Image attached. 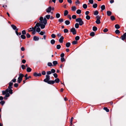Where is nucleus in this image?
<instances>
[{
	"instance_id": "c756f323",
	"label": "nucleus",
	"mask_w": 126,
	"mask_h": 126,
	"mask_svg": "<svg viewBox=\"0 0 126 126\" xmlns=\"http://www.w3.org/2000/svg\"><path fill=\"white\" fill-rule=\"evenodd\" d=\"M115 27L116 29H118L120 28L119 25L118 24H117L115 25Z\"/></svg>"
},
{
	"instance_id": "e2e57ef3",
	"label": "nucleus",
	"mask_w": 126,
	"mask_h": 126,
	"mask_svg": "<svg viewBox=\"0 0 126 126\" xmlns=\"http://www.w3.org/2000/svg\"><path fill=\"white\" fill-rule=\"evenodd\" d=\"M45 32H41L39 33L41 35H43L45 33Z\"/></svg>"
},
{
	"instance_id": "58836bf2",
	"label": "nucleus",
	"mask_w": 126,
	"mask_h": 126,
	"mask_svg": "<svg viewBox=\"0 0 126 126\" xmlns=\"http://www.w3.org/2000/svg\"><path fill=\"white\" fill-rule=\"evenodd\" d=\"M21 37L23 39H24L26 38L25 36L23 35H22L21 36Z\"/></svg>"
},
{
	"instance_id": "680f3d73",
	"label": "nucleus",
	"mask_w": 126,
	"mask_h": 126,
	"mask_svg": "<svg viewBox=\"0 0 126 126\" xmlns=\"http://www.w3.org/2000/svg\"><path fill=\"white\" fill-rule=\"evenodd\" d=\"M49 66H52V63H48L47 64Z\"/></svg>"
},
{
	"instance_id": "39448f33",
	"label": "nucleus",
	"mask_w": 126,
	"mask_h": 126,
	"mask_svg": "<svg viewBox=\"0 0 126 126\" xmlns=\"http://www.w3.org/2000/svg\"><path fill=\"white\" fill-rule=\"evenodd\" d=\"M50 76L48 75L46 76V78L44 80V81L45 82H47L48 83L49 81Z\"/></svg>"
},
{
	"instance_id": "aec40b11",
	"label": "nucleus",
	"mask_w": 126,
	"mask_h": 126,
	"mask_svg": "<svg viewBox=\"0 0 126 126\" xmlns=\"http://www.w3.org/2000/svg\"><path fill=\"white\" fill-rule=\"evenodd\" d=\"M65 24L67 25H69L70 24V22L68 20H66L65 21Z\"/></svg>"
},
{
	"instance_id": "6e6552de",
	"label": "nucleus",
	"mask_w": 126,
	"mask_h": 126,
	"mask_svg": "<svg viewBox=\"0 0 126 126\" xmlns=\"http://www.w3.org/2000/svg\"><path fill=\"white\" fill-rule=\"evenodd\" d=\"M51 7L50 6L47 9H46V11L47 13L50 12L51 10Z\"/></svg>"
},
{
	"instance_id": "ddd939ff",
	"label": "nucleus",
	"mask_w": 126,
	"mask_h": 126,
	"mask_svg": "<svg viewBox=\"0 0 126 126\" xmlns=\"http://www.w3.org/2000/svg\"><path fill=\"white\" fill-rule=\"evenodd\" d=\"M33 39L35 41H38L39 39V38L38 37L35 36L33 37Z\"/></svg>"
},
{
	"instance_id": "6e6d98bb",
	"label": "nucleus",
	"mask_w": 126,
	"mask_h": 126,
	"mask_svg": "<svg viewBox=\"0 0 126 126\" xmlns=\"http://www.w3.org/2000/svg\"><path fill=\"white\" fill-rule=\"evenodd\" d=\"M27 37L28 38H29L31 36L28 33H27L26 34Z\"/></svg>"
},
{
	"instance_id": "5701e85b",
	"label": "nucleus",
	"mask_w": 126,
	"mask_h": 126,
	"mask_svg": "<svg viewBox=\"0 0 126 126\" xmlns=\"http://www.w3.org/2000/svg\"><path fill=\"white\" fill-rule=\"evenodd\" d=\"M81 13V11L80 9L76 11V13L78 14H80Z\"/></svg>"
},
{
	"instance_id": "2f4dec72",
	"label": "nucleus",
	"mask_w": 126,
	"mask_h": 126,
	"mask_svg": "<svg viewBox=\"0 0 126 126\" xmlns=\"http://www.w3.org/2000/svg\"><path fill=\"white\" fill-rule=\"evenodd\" d=\"M61 47V46L60 45H58L56 46V48L58 49H60Z\"/></svg>"
},
{
	"instance_id": "f704fd0d",
	"label": "nucleus",
	"mask_w": 126,
	"mask_h": 126,
	"mask_svg": "<svg viewBox=\"0 0 126 126\" xmlns=\"http://www.w3.org/2000/svg\"><path fill=\"white\" fill-rule=\"evenodd\" d=\"M110 19L112 20H114L115 19V18L113 16H112L110 17Z\"/></svg>"
},
{
	"instance_id": "dca6fc26",
	"label": "nucleus",
	"mask_w": 126,
	"mask_h": 126,
	"mask_svg": "<svg viewBox=\"0 0 126 126\" xmlns=\"http://www.w3.org/2000/svg\"><path fill=\"white\" fill-rule=\"evenodd\" d=\"M98 14V12L97 10L94 11V15H97Z\"/></svg>"
},
{
	"instance_id": "423d86ee",
	"label": "nucleus",
	"mask_w": 126,
	"mask_h": 126,
	"mask_svg": "<svg viewBox=\"0 0 126 126\" xmlns=\"http://www.w3.org/2000/svg\"><path fill=\"white\" fill-rule=\"evenodd\" d=\"M70 31L72 32L73 34L74 35L76 34V31L75 29L74 28H72L71 29Z\"/></svg>"
},
{
	"instance_id": "a211bd4d",
	"label": "nucleus",
	"mask_w": 126,
	"mask_h": 126,
	"mask_svg": "<svg viewBox=\"0 0 126 126\" xmlns=\"http://www.w3.org/2000/svg\"><path fill=\"white\" fill-rule=\"evenodd\" d=\"M54 80H50L48 83L49 84H53L55 83Z\"/></svg>"
},
{
	"instance_id": "f257e3e1",
	"label": "nucleus",
	"mask_w": 126,
	"mask_h": 126,
	"mask_svg": "<svg viewBox=\"0 0 126 126\" xmlns=\"http://www.w3.org/2000/svg\"><path fill=\"white\" fill-rule=\"evenodd\" d=\"M47 23V20L46 18H44V19L43 21V23H44V24L41 25L39 23H38L39 24V26H37L36 27L35 30H36V31L38 32H39L41 31V29L39 27L40 26L41 28V29H44L45 28V25Z\"/></svg>"
},
{
	"instance_id": "bf43d9fd",
	"label": "nucleus",
	"mask_w": 126,
	"mask_h": 126,
	"mask_svg": "<svg viewBox=\"0 0 126 126\" xmlns=\"http://www.w3.org/2000/svg\"><path fill=\"white\" fill-rule=\"evenodd\" d=\"M108 29L107 28H105L104 29L103 31L104 32H108Z\"/></svg>"
},
{
	"instance_id": "412c9836",
	"label": "nucleus",
	"mask_w": 126,
	"mask_h": 126,
	"mask_svg": "<svg viewBox=\"0 0 126 126\" xmlns=\"http://www.w3.org/2000/svg\"><path fill=\"white\" fill-rule=\"evenodd\" d=\"M68 13V12L67 10H65L64 11V16H66Z\"/></svg>"
},
{
	"instance_id": "72a5a7b5",
	"label": "nucleus",
	"mask_w": 126,
	"mask_h": 126,
	"mask_svg": "<svg viewBox=\"0 0 126 126\" xmlns=\"http://www.w3.org/2000/svg\"><path fill=\"white\" fill-rule=\"evenodd\" d=\"M97 28L95 26L93 27V30L94 31H95L97 30Z\"/></svg>"
},
{
	"instance_id": "b1692460",
	"label": "nucleus",
	"mask_w": 126,
	"mask_h": 126,
	"mask_svg": "<svg viewBox=\"0 0 126 126\" xmlns=\"http://www.w3.org/2000/svg\"><path fill=\"white\" fill-rule=\"evenodd\" d=\"M32 70L31 69L30 67H28L27 69V71L28 72H30Z\"/></svg>"
},
{
	"instance_id": "09e8293b",
	"label": "nucleus",
	"mask_w": 126,
	"mask_h": 126,
	"mask_svg": "<svg viewBox=\"0 0 126 126\" xmlns=\"http://www.w3.org/2000/svg\"><path fill=\"white\" fill-rule=\"evenodd\" d=\"M96 19H100L101 18V17L100 16H97L96 17Z\"/></svg>"
},
{
	"instance_id": "c85d7f7f",
	"label": "nucleus",
	"mask_w": 126,
	"mask_h": 126,
	"mask_svg": "<svg viewBox=\"0 0 126 126\" xmlns=\"http://www.w3.org/2000/svg\"><path fill=\"white\" fill-rule=\"evenodd\" d=\"M79 24L78 23H76L75 25V27L76 28H78L79 27Z\"/></svg>"
},
{
	"instance_id": "f3484780",
	"label": "nucleus",
	"mask_w": 126,
	"mask_h": 126,
	"mask_svg": "<svg viewBox=\"0 0 126 126\" xmlns=\"http://www.w3.org/2000/svg\"><path fill=\"white\" fill-rule=\"evenodd\" d=\"M107 15L108 16H110L111 15V12L109 11H107Z\"/></svg>"
},
{
	"instance_id": "338daca9",
	"label": "nucleus",
	"mask_w": 126,
	"mask_h": 126,
	"mask_svg": "<svg viewBox=\"0 0 126 126\" xmlns=\"http://www.w3.org/2000/svg\"><path fill=\"white\" fill-rule=\"evenodd\" d=\"M89 11H86L85 12V14L86 15H88L89 14Z\"/></svg>"
},
{
	"instance_id": "603ef678",
	"label": "nucleus",
	"mask_w": 126,
	"mask_h": 126,
	"mask_svg": "<svg viewBox=\"0 0 126 126\" xmlns=\"http://www.w3.org/2000/svg\"><path fill=\"white\" fill-rule=\"evenodd\" d=\"M22 68L23 69H25V66L24 65H22L21 66Z\"/></svg>"
},
{
	"instance_id": "a18cd8bd",
	"label": "nucleus",
	"mask_w": 126,
	"mask_h": 126,
	"mask_svg": "<svg viewBox=\"0 0 126 126\" xmlns=\"http://www.w3.org/2000/svg\"><path fill=\"white\" fill-rule=\"evenodd\" d=\"M115 32L116 34H119L120 33V32L119 30H116L115 31Z\"/></svg>"
},
{
	"instance_id": "c9c22d12",
	"label": "nucleus",
	"mask_w": 126,
	"mask_h": 126,
	"mask_svg": "<svg viewBox=\"0 0 126 126\" xmlns=\"http://www.w3.org/2000/svg\"><path fill=\"white\" fill-rule=\"evenodd\" d=\"M60 16V15L59 13L56 14V17L57 18H59Z\"/></svg>"
},
{
	"instance_id": "20e7f679",
	"label": "nucleus",
	"mask_w": 126,
	"mask_h": 126,
	"mask_svg": "<svg viewBox=\"0 0 126 126\" xmlns=\"http://www.w3.org/2000/svg\"><path fill=\"white\" fill-rule=\"evenodd\" d=\"M19 77L17 81L19 83H20L22 80V78L24 77V75L21 74L20 73L19 75Z\"/></svg>"
},
{
	"instance_id": "a19ab883",
	"label": "nucleus",
	"mask_w": 126,
	"mask_h": 126,
	"mask_svg": "<svg viewBox=\"0 0 126 126\" xmlns=\"http://www.w3.org/2000/svg\"><path fill=\"white\" fill-rule=\"evenodd\" d=\"M51 37L53 38H55L56 37V35L54 34H52L51 35Z\"/></svg>"
},
{
	"instance_id": "4be33fe9",
	"label": "nucleus",
	"mask_w": 126,
	"mask_h": 126,
	"mask_svg": "<svg viewBox=\"0 0 126 126\" xmlns=\"http://www.w3.org/2000/svg\"><path fill=\"white\" fill-rule=\"evenodd\" d=\"M95 22L96 24H100V19H96V21H95Z\"/></svg>"
},
{
	"instance_id": "9d476101",
	"label": "nucleus",
	"mask_w": 126,
	"mask_h": 126,
	"mask_svg": "<svg viewBox=\"0 0 126 126\" xmlns=\"http://www.w3.org/2000/svg\"><path fill=\"white\" fill-rule=\"evenodd\" d=\"M64 39L63 37L62 36L59 40V41L60 43H62L63 42V40Z\"/></svg>"
},
{
	"instance_id": "4d7b16f0",
	"label": "nucleus",
	"mask_w": 126,
	"mask_h": 126,
	"mask_svg": "<svg viewBox=\"0 0 126 126\" xmlns=\"http://www.w3.org/2000/svg\"><path fill=\"white\" fill-rule=\"evenodd\" d=\"M53 76L55 78H57L58 77L56 73H54L53 74Z\"/></svg>"
},
{
	"instance_id": "49530a36",
	"label": "nucleus",
	"mask_w": 126,
	"mask_h": 126,
	"mask_svg": "<svg viewBox=\"0 0 126 126\" xmlns=\"http://www.w3.org/2000/svg\"><path fill=\"white\" fill-rule=\"evenodd\" d=\"M53 64L54 65H56L57 63V61H54L53 62Z\"/></svg>"
},
{
	"instance_id": "37998d69",
	"label": "nucleus",
	"mask_w": 126,
	"mask_h": 126,
	"mask_svg": "<svg viewBox=\"0 0 126 126\" xmlns=\"http://www.w3.org/2000/svg\"><path fill=\"white\" fill-rule=\"evenodd\" d=\"M89 2L91 4H93L94 3L93 0H89Z\"/></svg>"
},
{
	"instance_id": "9b49d317",
	"label": "nucleus",
	"mask_w": 126,
	"mask_h": 126,
	"mask_svg": "<svg viewBox=\"0 0 126 126\" xmlns=\"http://www.w3.org/2000/svg\"><path fill=\"white\" fill-rule=\"evenodd\" d=\"M34 75L35 77L41 76V73L37 74L36 73H34Z\"/></svg>"
},
{
	"instance_id": "79ce46f5",
	"label": "nucleus",
	"mask_w": 126,
	"mask_h": 126,
	"mask_svg": "<svg viewBox=\"0 0 126 126\" xmlns=\"http://www.w3.org/2000/svg\"><path fill=\"white\" fill-rule=\"evenodd\" d=\"M76 16L75 15H73L72 16V18L73 19H75L76 18Z\"/></svg>"
},
{
	"instance_id": "7c9ffc66",
	"label": "nucleus",
	"mask_w": 126,
	"mask_h": 126,
	"mask_svg": "<svg viewBox=\"0 0 126 126\" xmlns=\"http://www.w3.org/2000/svg\"><path fill=\"white\" fill-rule=\"evenodd\" d=\"M97 4L95 3L93 5V7L94 8H96L97 7Z\"/></svg>"
},
{
	"instance_id": "6ab92c4d",
	"label": "nucleus",
	"mask_w": 126,
	"mask_h": 126,
	"mask_svg": "<svg viewBox=\"0 0 126 126\" xmlns=\"http://www.w3.org/2000/svg\"><path fill=\"white\" fill-rule=\"evenodd\" d=\"M83 7L84 9H86L87 8V5L86 4H84L83 6Z\"/></svg>"
},
{
	"instance_id": "69168bd1",
	"label": "nucleus",
	"mask_w": 126,
	"mask_h": 126,
	"mask_svg": "<svg viewBox=\"0 0 126 126\" xmlns=\"http://www.w3.org/2000/svg\"><path fill=\"white\" fill-rule=\"evenodd\" d=\"M22 33L24 34H26V31L25 30H23L22 32Z\"/></svg>"
},
{
	"instance_id": "f8f14e48",
	"label": "nucleus",
	"mask_w": 126,
	"mask_h": 126,
	"mask_svg": "<svg viewBox=\"0 0 126 126\" xmlns=\"http://www.w3.org/2000/svg\"><path fill=\"white\" fill-rule=\"evenodd\" d=\"M76 9V7L75 6H73L71 7V10L73 11H75Z\"/></svg>"
},
{
	"instance_id": "ea45409f",
	"label": "nucleus",
	"mask_w": 126,
	"mask_h": 126,
	"mask_svg": "<svg viewBox=\"0 0 126 126\" xmlns=\"http://www.w3.org/2000/svg\"><path fill=\"white\" fill-rule=\"evenodd\" d=\"M94 32H92L90 33V35L92 36H93L94 35Z\"/></svg>"
},
{
	"instance_id": "864d4df0",
	"label": "nucleus",
	"mask_w": 126,
	"mask_h": 126,
	"mask_svg": "<svg viewBox=\"0 0 126 126\" xmlns=\"http://www.w3.org/2000/svg\"><path fill=\"white\" fill-rule=\"evenodd\" d=\"M8 92H9V93L11 94H12V90L11 89H9V91H8Z\"/></svg>"
},
{
	"instance_id": "473e14b6",
	"label": "nucleus",
	"mask_w": 126,
	"mask_h": 126,
	"mask_svg": "<svg viewBox=\"0 0 126 126\" xmlns=\"http://www.w3.org/2000/svg\"><path fill=\"white\" fill-rule=\"evenodd\" d=\"M86 18L87 20H89L90 18V16L89 15H87L86 16Z\"/></svg>"
},
{
	"instance_id": "3c124183",
	"label": "nucleus",
	"mask_w": 126,
	"mask_h": 126,
	"mask_svg": "<svg viewBox=\"0 0 126 126\" xmlns=\"http://www.w3.org/2000/svg\"><path fill=\"white\" fill-rule=\"evenodd\" d=\"M79 39V37L78 36H77L75 37V39L76 40H78Z\"/></svg>"
},
{
	"instance_id": "bb28decb",
	"label": "nucleus",
	"mask_w": 126,
	"mask_h": 126,
	"mask_svg": "<svg viewBox=\"0 0 126 126\" xmlns=\"http://www.w3.org/2000/svg\"><path fill=\"white\" fill-rule=\"evenodd\" d=\"M50 43L51 44H54L55 43V41L54 39H52L51 40Z\"/></svg>"
},
{
	"instance_id": "f03ea898",
	"label": "nucleus",
	"mask_w": 126,
	"mask_h": 126,
	"mask_svg": "<svg viewBox=\"0 0 126 126\" xmlns=\"http://www.w3.org/2000/svg\"><path fill=\"white\" fill-rule=\"evenodd\" d=\"M39 24L37 23L36 25L34 26V27H32L30 28L29 30V32H30L32 31V33L34 35L36 33V31H35L36 27L37 26H39Z\"/></svg>"
},
{
	"instance_id": "393cba45",
	"label": "nucleus",
	"mask_w": 126,
	"mask_h": 126,
	"mask_svg": "<svg viewBox=\"0 0 126 126\" xmlns=\"http://www.w3.org/2000/svg\"><path fill=\"white\" fill-rule=\"evenodd\" d=\"M101 9L102 11L104 10L105 9V5H103L101 6Z\"/></svg>"
},
{
	"instance_id": "7ed1b4c3",
	"label": "nucleus",
	"mask_w": 126,
	"mask_h": 126,
	"mask_svg": "<svg viewBox=\"0 0 126 126\" xmlns=\"http://www.w3.org/2000/svg\"><path fill=\"white\" fill-rule=\"evenodd\" d=\"M76 22H79V24L80 26L82 25L84 23L83 21L82 20V19L80 18H77L76 19Z\"/></svg>"
},
{
	"instance_id": "cd10ccee",
	"label": "nucleus",
	"mask_w": 126,
	"mask_h": 126,
	"mask_svg": "<svg viewBox=\"0 0 126 126\" xmlns=\"http://www.w3.org/2000/svg\"><path fill=\"white\" fill-rule=\"evenodd\" d=\"M55 82L56 83H58L60 81V80L58 78H57L54 80Z\"/></svg>"
},
{
	"instance_id": "de8ad7c7",
	"label": "nucleus",
	"mask_w": 126,
	"mask_h": 126,
	"mask_svg": "<svg viewBox=\"0 0 126 126\" xmlns=\"http://www.w3.org/2000/svg\"><path fill=\"white\" fill-rule=\"evenodd\" d=\"M75 3L77 4H79L80 3V2L79 0H77L75 2Z\"/></svg>"
},
{
	"instance_id": "1a4fd4ad",
	"label": "nucleus",
	"mask_w": 126,
	"mask_h": 126,
	"mask_svg": "<svg viewBox=\"0 0 126 126\" xmlns=\"http://www.w3.org/2000/svg\"><path fill=\"white\" fill-rule=\"evenodd\" d=\"M126 33H125L123 35H122L121 37V39L123 40H124L126 39Z\"/></svg>"
},
{
	"instance_id": "2eb2a0df",
	"label": "nucleus",
	"mask_w": 126,
	"mask_h": 126,
	"mask_svg": "<svg viewBox=\"0 0 126 126\" xmlns=\"http://www.w3.org/2000/svg\"><path fill=\"white\" fill-rule=\"evenodd\" d=\"M11 26L13 29L15 30H16V29H17V27L15 25H11Z\"/></svg>"
},
{
	"instance_id": "0e129e2a",
	"label": "nucleus",
	"mask_w": 126,
	"mask_h": 126,
	"mask_svg": "<svg viewBox=\"0 0 126 126\" xmlns=\"http://www.w3.org/2000/svg\"><path fill=\"white\" fill-rule=\"evenodd\" d=\"M57 35L58 37H60L61 36V34L60 33H58L57 34Z\"/></svg>"
},
{
	"instance_id": "e433bc0d",
	"label": "nucleus",
	"mask_w": 126,
	"mask_h": 126,
	"mask_svg": "<svg viewBox=\"0 0 126 126\" xmlns=\"http://www.w3.org/2000/svg\"><path fill=\"white\" fill-rule=\"evenodd\" d=\"M104 109L107 112H109V110L106 107H104Z\"/></svg>"
},
{
	"instance_id": "0eeeda50",
	"label": "nucleus",
	"mask_w": 126,
	"mask_h": 126,
	"mask_svg": "<svg viewBox=\"0 0 126 126\" xmlns=\"http://www.w3.org/2000/svg\"><path fill=\"white\" fill-rule=\"evenodd\" d=\"M44 19H43V18L42 17H41L39 18V20H40V23H39L41 24H44L43 23V21Z\"/></svg>"
},
{
	"instance_id": "8fccbe9b",
	"label": "nucleus",
	"mask_w": 126,
	"mask_h": 126,
	"mask_svg": "<svg viewBox=\"0 0 126 126\" xmlns=\"http://www.w3.org/2000/svg\"><path fill=\"white\" fill-rule=\"evenodd\" d=\"M64 33H67L68 32V30L67 29H65L64 30Z\"/></svg>"
},
{
	"instance_id": "5fc2aeb1",
	"label": "nucleus",
	"mask_w": 126,
	"mask_h": 126,
	"mask_svg": "<svg viewBox=\"0 0 126 126\" xmlns=\"http://www.w3.org/2000/svg\"><path fill=\"white\" fill-rule=\"evenodd\" d=\"M61 62H63L65 61V59L64 58H61Z\"/></svg>"
},
{
	"instance_id": "4c0bfd02",
	"label": "nucleus",
	"mask_w": 126,
	"mask_h": 126,
	"mask_svg": "<svg viewBox=\"0 0 126 126\" xmlns=\"http://www.w3.org/2000/svg\"><path fill=\"white\" fill-rule=\"evenodd\" d=\"M46 18L47 19H49L50 17V15H47L46 16Z\"/></svg>"
},
{
	"instance_id": "13d9d810",
	"label": "nucleus",
	"mask_w": 126,
	"mask_h": 126,
	"mask_svg": "<svg viewBox=\"0 0 126 126\" xmlns=\"http://www.w3.org/2000/svg\"><path fill=\"white\" fill-rule=\"evenodd\" d=\"M51 73H54L55 72V70L53 69H51Z\"/></svg>"
},
{
	"instance_id": "c03bdc74",
	"label": "nucleus",
	"mask_w": 126,
	"mask_h": 126,
	"mask_svg": "<svg viewBox=\"0 0 126 126\" xmlns=\"http://www.w3.org/2000/svg\"><path fill=\"white\" fill-rule=\"evenodd\" d=\"M60 22H62L63 21V19L60 18L58 20Z\"/></svg>"
},
{
	"instance_id": "052dcab7",
	"label": "nucleus",
	"mask_w": 126,
	"mask_h": 126,
	"mask_svg": "<svg viewBox=\"0 0 126 126\" xmlns=\"http://www.w3.org/2000/svg\"><path fill=\"white\" fill-rule=\"evenodd\" d=\"M51 73V71H47V75H50V74Z\"/></svg>"
},
{
	"instance_id": "4468645a",
	"label": "nucleus",
	"mask_w": 126,
	"mask_h": 126,
	"mask_svg": "<svg viewBox=\"0 0 126 126\" xmlns=\"http://www.w3.org/2000/svg\"><path fill=\"white\" fill-rule=\"evenodd\" d=\"M8 90H9L8 89H7L5 91H3L2 92V94L4 95L6 94V93L8 92Z\"/></svg>"
},
{
	"instance_id": "a878e982",
	"label": "nucleus",
	"mask_w": 126,
	"mask_h": 126,
	"mask_svg": "<svg viewBox=\"0 0 126 126\" xmlns=\"http://www.w3.org/2000/svg\"><path fill=\"white\" fill-rule=\"evenodd\" d=\"M70 45V43L69 42H68L66 44V46L67 47H69Z\"/></svg>"
},
{
	"instance_id": "774afa93",
	"label": "nucleus",
	"mask_w": 126,
	"mask_h": 126,
	"mask_svg": "<svg viewBox=\"0 0 126 126\" xmlns=\"http://www.w3.org/2000/svg\"><path fill=\"white\" fill-rule=\"evenodd\" d=\"M77 42L76 41H74L72 42V43L73 44H76Z\"/></svg>"
}]
</instances>
